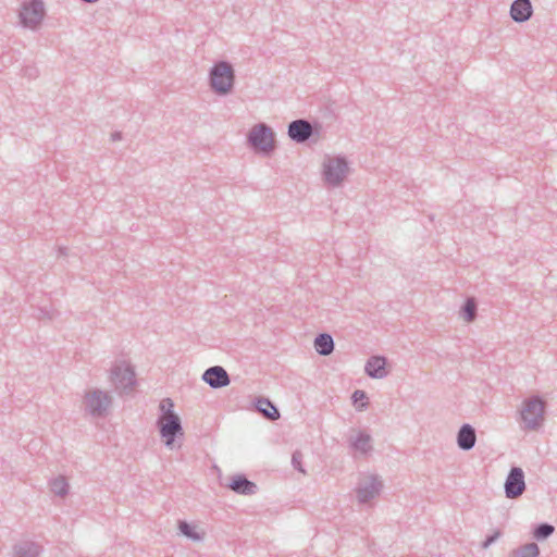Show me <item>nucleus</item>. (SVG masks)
Listing matches in <instances>:
<instances>
[{"mask_svg":"<svg viewBox=\"0 0 557 557\" xmlns=\"http://www.w3.org/2000/svg\"><path fill=\"white\" fill-rule=\"evenodd\" d=\"M157 425L160 435L164 441V445L168 448H173L175 440L184 436V430L178 414L159 417L157 420Z\"/></svg>","mask_w":557,"mask_h":557,"instance_id":"obj_6","label":"nucleus"},{"mask_svg":"<svg viewBox=\"0 0 557 557\" xmlns=\"http://www.w3.org/2000/svg\"><path fill=\"white\" fill-rule=\"evenodd\" d=\"M525 490L524 472L519 467H512L505 481V494L507 498L515 499Z\"/></svg>","mask_w":557,"mask_h":557,"instance_id":"obj_11","label":"nucleus"},{"mask_svg":"<svg viewBox=\"0 0 557 557\" xmlns=\"http://www.w3.org/2000/svg\"><path fill=\"white\" fill-rule=\"evenodd\" d=\"M334 339L329 333H320L314 338V349L321 356H329L334 350Z\"/></svg>","mask_w":557,"mask_h":557,"instance_id":"obj_20","label":"nucleus"},{"mask_svg":"<svg viewBox=\"0 0 557 557\" xmlns=\"http://www.w3.org/2000/svg\"><path fill=\"white\" fill-rule=\"evenodd\" d=\"M387 359L383 356L370 357L364 366V372L372 379H383L388 372L386 371Z\"/></svg>","mask_w":557,"mask_h":557,"instance_id":"obj_16","label":"nucleus"},{"mask_svg":"<svg viewBox=\"0 0 557 557\" xmlns=\"http://www.w3.org/2000/svg\"><path fill=\"white\" fill-rule=\"evenodd\" d=\"M25 75L30 77V78H35L38 75V71H37L36 67H26L25 69Z\"/></svg>","mask_w":557,"mask_h":557,"instance_id":"obj_30","label":"nucleus"},{"mask_svg":"<svg viewBox=\"0 0 557 557\" xmlns=\"http://www.w3.org/2000/svg\"><path fill=\"white\" fill-rule=\"evenodd\" d=\"M516 23H524L532 17L533 7L531 0H513L509 11Z\"/></svg>","mask_w":557,"mask_h":557,"instance_id":"obj_13","label":"nucleus"},{"mask_svg":"<svg viewBox=\"0 0 557 557\" xmlns=\"http://www.w3.org/2000/svg\"><path fill=\"white\" fill-rule=\"evenodd\" d=\"M174 403L171 398H164L159 405L160 411L163 413L161 417L176 414L173 411Z\"/></svg>","mask_w":557,"mask_h":557,"instance_id":"obj_27","label":"nucleus"},{"mask_svg":"<svg viewBox=\"0 0 557 557\" xmlns=\"http://www.w3.org/2000/svg\"><path fill=\"white\" fill-rule=\"evenodd\" d=\"M112 401L108 392L95 388L85 393L84 410L94 418H103L108 414Z\"/></svg>","mask_w":557,"mask_h":557,"instance_id":"obj_2","label":"nucleus"},{"mask_svg":"<svg viewBox=\"0 0 557 557\" xmlns=\"http://www.w3.org/2000/svg\"><path fill=\"white\" fill-rule=\"evenodd\" d=\"M502 535L500 530L494 531L492 534H487L485 540L482 542V548L490 547L493 543H495Z\"/></svg>","mask_w":557,"mask_h":557,"instance_id":"obj_29","label":"nucleus"},{"mask_svg":"<svg viewBox=\"0 0 557 557\" xmlns=\"http://www.w3.org/2000/svg\"><path fill=\"white\" fill-rule=\"evenodd\" d=\"M256 409L265 418L271 421L277 420L280 418V411L276 406L269 399L264 397H259L256 400Z\"/></svg>","mask_w":557,"mask_h":557,"instance_id":"obj_19","label":"nucleus"},{"mask_svg":"<svg viewBox=\"0 0 557 557\" xmlns=\"http://www.w3.org/2000/svg\"><path fill=\"white\" fill-rule=\"evenodd\" d=\"M178 530L187 539L193 541L202 540V535L196 531L195 527L185 520L178 521Z\"/></svg>","mask_w":557,"mask_h":557,"instance_id":"obj_25","label":"nucleus"},{"mask_svg":"<svg viewBox=\"0 0 557 557\" xmlns=\"http://www.w3.org/2000/svg\"><path fill=\"white\" fill-rule=\"evenodd\" d=\"M302 458L304 455L299 450H295L292 455V465L295 470L299 471L300 473H306V470L302 467Z\"/></svg>","mask_w":557,"mask_h":557,"instance_id":"obj_28","label":"nucleus"},{"mask_svg":"<svg viewBox=\"0 0 557 557\" xmlns=\"http://www.w3.org/2000/svg\"><path fill=\"white\" fill-rule=\"evenodd\" d=\"M235 82V70L228 61H216L209 72V83L212 91L219 96L232 92Z\"/></svg>","mask_w":557,"mask_h":557,"instance_id":"obj_1","label":"nucleus"},{"mask_svg":"<svg viewBox=\"0 0 557 557\" xmlns=\"http://www.w3.org/2000/svg\"><path fill=\"white\" fill-rule=\"evenodd\" d=\"M348 444L352 450L362 455H368L373 450L372 436L364 430L359 431L356 436H349Z\"/></svg>","mask_w":557,"mask_h":557,"instance_id":"obj_17","label":"nucleus"},{"mask_svg":"<svg viewBox=\"0 0 557 557\" xmlns=\"http://www.w3.org/2000/svg\"><path fill=\"white\" fill-rule=\"evenodd\" d=\"M383 482L379 475H370L356 487L357 499L360 504H367L380 495Z\"/></svg>","mask_w":557,"mask_h":557,"instance_id":"obj_10","label":"nucleus"},{"mask_svg":"<svg viewBox=\"0 0 557 557\" xmlns=\"http://www.w3.org/2000/svg\"><path fill=\"white\" fill-rule=\"evenodd\" d=\"M540 548L536 543H528L513 549L509 557H539Z\"/></svg>","mask_w":557,"mask_h":557,"instance_id":"obj_23","label":"nucleus"},{"mask_svg":"<svg viewBox=\"0 0 557 557\" xmlns=\"http://www.w3.org/2000/svg\"><path fill=\"white\" fill-rule=\"evenodd\" d=\"M59 250H60V253H61V255H65V253H66V252H65V251H66V248L61 247Z\"/></svg>","mask_w":557,"mask_h":557,"instance_id":"obj_33","label":"nucleus"},{"mask_svg":"<svg viewBox=\"0 0 557 557\" xmlns=\"http://www.w3.org/2000/svg\"><path fill=\"white\" fill-rule=\"evenodd\" d=\"M49 487L54 495L64 497L69 494L70 485L64 476L59 475L49 481Z\"/></svg>","mask_w":557,"mask_h":557,"instance_id":"obj_22","label":"nucleus"},{"mask_svg":"<svg viewBox=\"0 0 557 557\" xmlns=\"http://www.w3.org/2000/svg\"><path fill=\"white\" fill-rule=\"evenodd\" d=\"M247 143L255 151L272 152L275 148L274 132L265 123H259L249 131Z\"/></svg>","mask_w":557,"mask_h":557,"instance_id":"obj_4","label":"nucleus"},{"mask_svg":"<svg viewBox=\"0 0 557 557\" xmlns=\"http://www.w3.org/2000/svg\"><path fill=\"white\" fill-rule=\"evenodd\" d=\"M555 531V527L547 523V522H542V523H539L534 527L533 529V537L537 541H544L546 539H548Z\"/></svg>","mask_w":557,"mask_h":557,"instance_id":"obj_24","label":"nucleus"},{"mask_svg":"<svg viewBox=\"0 0 557 557\" xmlns=\"http://www.w3.org/2000/svg\"><path fill=\"white\" fill-rule=\"evenodd\" d=\"M320 132L321 125L319 123H311L306 119L292 121L287 128L289 138L297 144H304L311 137L319 136Z\"/></svg>","mask_w":557,"mask_h":557,"instance_id":"obj_9","label":"nucleus"},{"mask_svg":"<svg viewBox=\"0 0 557 557\" xmlns=\"http://www.w3.org/2000/svg\"><path fill=\"white\" fill-rule=\"evenodd\" d=\"M476 442L475 429L468 423L460 426L457 433V445L461 450L468 451L472 449Z\"/></svg>","mask_w":557,"mask_h":557,"instance_id":"obj_18","label":"nucleus"},{"mask_svg":"<svg viewBox=\"0 0 557 557\" xmlns=\"http://www.w3.org/2000/svg\"><path fill=\"white\" fill-rule=\"evenodd\" d=\"M201 379L212 388H222L231 383L227 371L221 366H213L208 368L203 372Z\"/></svg>","mask_w":557,"mask_h":557,"instance_id":"obj_12","label":"nucleus"},{"mask_svg":"<svg viewBox=\"0 0 557 557\" xmlns=\"http://www.w3.org/2000/svg\"><path fill=\"white\" fill-rule=\"evenodd\" d=\"M228 488L240 495H253L258 491L255 482L250 481L245 474H235L231 478Z\"/></svg>","mask_w":557,"mask_h":557,"instance_id":"obj_15","label":"nucleus"},{"mask_svg":"<svg viewBox=\"0 0 557 557\" xmlns=\"http://www.w3.org/2000/svg\"><path fill=\"white\" fill-rule=\"evenodd\" d=\"M478 304L475 298L468 297L460 308V317L467 321L472 322L476 318Z\"/></svg>","mask_w":557,"mask_h":557,"instance_id":"obj_21","label":"nucleus"},{"mask_svg":"<svg viewBox=\"0 0 557 557\" xmlns=\"http://www.w3.org/2000/svg\"><path fill=\"white\" fill-rule=\"evenodd\" d=\"M110 382L121 395L132 392L136 385L134 368L124 361L113 364L110 370Z\"/></svg>","mask_w":557,"mask_h":557,"instance_id":"obj_3","label":"nucleus"},{"mask_svg":"<svg viewBox=\"0 0 557 557\" xmlns=\"http://www.w3.org/2000/svg\"><path fill=\"white\" fill-rule=\"evenodd\" d=\"M46 10L41 0H30L23 3L20 11V21L23 27L37 29L41 25Z\"/></svg>","mask_w":557,"mask_h":557,"instance_id":"obj_8","label":"nucleus"},{"mask_svg":"<svg viewBox=\"0 0 557 557\" xmlns=\"http://www.w3.org/2000/svg\"><path fill=\"white\" fill-rule=\"evenodd\" d=\"M348 173V162L345 157L327 158L323 163V176L325 182L333 186H339Z\"/></svg>","mask_w":557,"mask_h":557,"instance_id":"obj_7","label":"nucleus"},{"mask_svg":"<svg viewBox=\"0 0 557 557\" xmlns=\"http://www.w3.org/2000/svg\"><path fill=\"white\" fill-rule=\"evenodd\" d=\"M39 312H40V315L38 317L39 319L47 318V319L51 320L53 318L52 313H50L48 310H46L44 308H40Z\"/></svg>","mask_w":557,"mask_h":557,"instance_id":"obj_31","label":"nucleus"},{"mask_svg":"<svg viewBox=\"0 0 557 557\" xmlns=\"http://www.w3.org/2000/svg\"><path fill=\"white\" fill-rule=\"evenodd\" d=\"M368 395L362 389H356L351 395V401L358 410H364L368 407Z\"/></svg>","mask_w":557,"mask_h":557,"instance_id":"obj_26","label":"nucleus"},{"mask_svg":"<svg viewBox=\"0 0 557 557\" xmlns=\"http://www.w3.org/2000/svg\"><path fill=\"white\" fill-rule=\"evenodd\" d=\"M111 139L112 141H116V140H120L122 139V133L121 132H114L111 134Z\"/></svg>","mask_w":557,"mask_h":557,"instance_id":"obj_32","label":"nucleus"},{"mask_svg":"<svg viewBox=\"0 0 557 557\" xmlns=\"http://www.w3.org/2000/svg\"><path fill=\"white\" fill-rule=\"evenodd\" d=\"M42 545L30 540H21L13 546V557H40Z\"/></svg>","mask_w":557,"mask_h":557,"instance_id":"obj_14","label":"nucleus"},{"mask_svg":"<svg viewBox=\"0 0 557 557\" xmlns=\"http://www.w3.org/2000/svg\"><path fill=\"white\" fill-rule=\"evenodd\" d=\"M2 59H4V53L2 52ZM1 63H4V60H1Z\"/></svg>","mask_w":557,"mask_h":557,"instance_id":"obj_34","label":"nucleus"},{"mask_svg":"<svg viewBox=\"0 0 557 557\" xmlns=\"http://www.w3.org/2000/svg\"><path fill=\"white\" fill-rule=\"evenodd\" d=\"M545 401L537 395L523 401L521 419L525 423V429L537 430L544 420Z\"/></svg>","mask_w":557,"mask_h":557,"instance_id":"obj_5","label":"nucleus"}]
</instances>
